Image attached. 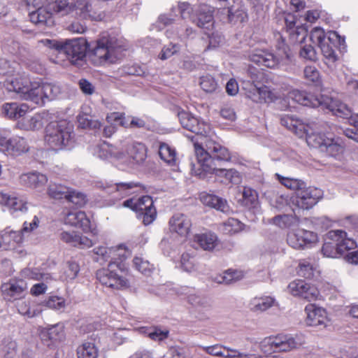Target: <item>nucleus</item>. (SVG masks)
Listing matches in <instances>:
<instances>
[{"label":"nucleus","mask_w":358,"mask_h":358,"mask_svg":"<svg viewBox=\"0 0 358 358\" xmlns=\"http://www.w3.org/2000/svg\"><path fill=\"white\" fill-rule=\"evenodd\" d=\"M127 155L134 164H141L147 157V148L141 143H133L127 145Z\"/></svg>","instance_id":"33"},{"label":"nucleus","mask_w":358,"mask_h":358,"mask_svg":"<svg viewBox=\"0 0 358 358\" xmlns=\"http://www.w3.org/2000/svg\"><path fill=\"white\" fill-rule=\"evenodd\" d=\"M60 239L71 246L88 248L93 245L92 241L86 236H80L76 231H62Z\"/></svg>","instance_id":"26"},{"label":"nucleus","mask_w":358,"mask_h":358,"mask_svg":"<svg viewBox=\"0 0 358 358\" xmlns=\"http://www.w3.org/2000/svg\"><path fill=\"white\" fill-rule=\"evenodd\" d=\"M0 249L8 250L14 249L15 245L22 243L24 240L22 231H13L6 228L0 233Z\"/></svg>","instance_id":"24"},{"label":"nucleus","mask_w":358,"mask_h":358,"mask_svg":"<svg viewBox=\"0 0 358 358\" xmlns=\"http://www.w3.org/2000/svg\"><path fill=\"white\" fill-rule=\"evenodd\" d=\"M219 240L215 233L208 231L196 234L193 236V243L205 251H213L218 245Z\"/></svg>","instance_id":"25"},{"label":"nucleus","mask_w":358,"mask_h":358,"mask_svg":"<svg viewBox=\"0 0 358 358\" xmlns=\"http://www.w3.org/2000/svg\"><path fill=\"white\" fill-rule=\"evenodd\" d=\"M273 224L281 227H289L298 222V219L292 215H281L273 217Z\"/></svg>","instance_id":"59"},{"label":"nucleus","mask_w":358,"mask_h":358,"mask_svg":"<svg viewBox=\"0 0 358 358\" xmlns=\"http://www.w3.org/2000/svg\"><path fill=\"white\" fill-rule=\"evenodd\" d=\"M285 20L288 29L290 39L294 43H301L306 36V31L299 26H296L295 17L291 14H288L285 17Z\"/></svg>","instance_id":"31"},{"label":"nucleus","mask_w":358,"mask_h":358,"mask_svg":"<svg viewBox=\"0 0 358 358\" xmlns=\"http://www.w3.org/2000/svg\"><path fill=\"white\" fill-rule=\"evenodd\" d=\"M319 294V290L315 286L306 283V288H304L299 297L304 299L306 301H311L317 299Z\"/></svg>","instance_id":"63"},{"label":"nucleus","mask_w":358,"mask_h":358,"mask_svg":"<svg viewBox=\"0 0 358 358\" xmlns=\"http://www.w3.org/2000/svg\"><path fill=\"white\" fill-rule=\"evenodd\" d=\"M95 155L100 159H106L110 157H114L117 159H124L126 155L123 152H116L108 143H103L96 147Z\"/></svg>","instance_id":"47"},{"label":"nucleus","mask_w":358,"mask_h":358,"mask_svg":"<svg viewBox=\"0 0 358 358\" xmlns=\"http://www.w3.org/2000/svg\"><path fill=\"white\" fill-rule=\"evenodd\" d=\"M349 122L351 128L345 130V134L349 138H352L358 142V113L351 115L349 118Z\"/></svg>","instance_id":"61"},{"label":"nucleus","mask_w":358,"mask_h":358,"mask_svg":"<svg viewBox=\"0 0 358 358\" xmlns=\"http://www.w3.org/2000/svg\"><path fill=\"white\" fill-rule=\"evenodd\" d=\"M201 201L207 206L215 208L222 212H227L229 206L227 201L215 195L203 192L200 194Z\"/></svg>","instance_id":"36"},{"label":"nucleus","mask_w":358,"mask_h":358,"mask_svg":"<svg viewBox=\"0 0 358 358\" xmlns=\"http://www.w3.org/2000/svg\"><path fill=\"white\" fill-rule=\"evenodd\" d=\"M43 337H47L51 341H60L64 337V327L62 324H57L47 329L42 333Z\"/></svg>","instance_id":"53"},{"label":"nucleus","mask_w":358,"mask_h":358,"mask_svg":"<svg viewBox=\"0 0 358 358\" xmlns=\"http://www.w3.org/2000/svg\"><path fill=\"white\" fill-rule=\"evenodd\" d=\"M159 155L166 163L173 165L176 159V153L174 149L166 143H162L159 148Z\"/></svg>","instance_id":"50"},{"label":"nucleus","mask_w":358,"mask_h":358,"mask_svg":"<svg viewBox=\"0 0 358 358\" xmlns=\"http://www.w3.org/2000/svg\"><path fill=\"white\" fill-rule=\"evenodd\" d=\"M28 109V106L24 103H6L2 106L1 113L6 117L17 120L25 115Z\"/></svg>","instance_id":"30"},{"label":"nucleus","mask_w":358,"mask_h":358,"mask_svg":"<svg viewBox=\"0 0 358 358\" xmlns=\"http://www.w3.org/2000/svg\"><path fill=\"white\" fill-rule=\"evenodd\" d=\"M31 22L38 25H50L52 22V13L43 6L29 13Z\"/></svg>","instance_id":"37"},{"label":"nucleus","mask_w":358,"mask_h":358,"mask_svg":"<svg viewBox=\"0 0 358 358\" xmlns=\"http://www.w3.org/2000/svg\"><path fill=\"white\" fill-rule=\"evenodd\" d=\"M243 201L245 206L250 208L256 206L258 201L257 192L248 187H244L243 190Z\"/></svg>","instance_id":"57"},{"label":"nucleus","mask_w":358,"mask_h":358,"mask_svg":"<svg viewBox=\"0 0 358 358\" xmlns=\"http://www.w3.org/2000/svg\"><path fill=\"white\" fill-rule=\"evenodd\" d=\"M213 12L212 7L208 5H201L196 10V15L192 19V22L199 27L210 31L214 26Z\"/></svg>","instance_id":"21"},{"label":"nucleus","mask_w":358,"mask_h":358,"mask_svg":"<svg viewBox=\"0 0 358 358\" xmlns=\"http://www.w3.org/2000/svg\"><path fill=\"white\" fill-rule=\"evenodd\" d=\"M10 147H8L7 152L8 155L18 156L27 152L29 149L27 141L22 137H13L11 138V142H10Z\"/></svg>","instance_id":"42"},{"label":"nucleus","mask_w":358,"mask_h":358,"mask_svg":"<svg viewBox=\"0 0 358 358\" xmlns=\"http://www.w3.org/2000/svg\"><path fill=\"white\" fill-rule=\"evenodd\" d=\"M123 273L122 264L110 262L107 268L98 270L96 275L103 285L113 289H121L129 286L128 280Z\"/></svg>","instance_id":"8"},{"label":"nucleus","mask_w":358,"mask_h":358,"mask_svg":"<svg viewBox=\"0 0 358 358\" xmlns=\"http://www.w3.org/2000/svg\"><path fill=\"white\" fill-rule=\"evenodd\" d=\"M66 224L81 228L84 231L90 229V221L83 211L71 212L65 219Z\"/></svg>","instance_id":"34"},{"label":"nucleus","mask_w":358,"mask_h":358,"mask_svg":"<svg viewBox=\"0 0 358 358\" xmlns=\"http://www.w3.org/2000/svg\"><path fill=\"white\" fill-rule=\"evenodd\" d=\"M27 289V283L22 280L10 281L1 285L3 296L8 301L21 298Z\"/></svg>","instance_id":"20"},{"label":"nucleus","mask_w":358,"mask_h":358,"mask_svg":"<svg viewBox=\"0 0 358 358\" xmlns=\"http://www.w3.org/2000/svg\"><path fill=\"white\" fill-rule=\"evenodd\" d=\"M287 241L293 248L304 249L308 245L315 243L317 241V236L312 231L298 229L288 234Z\"/></svg>","instance_id":"14"},{"label":"nucleus","mask_w":358,"mask_h":358,"mask_svg":"<svg viewBox=\"0 0 358 358\" xmlns=\"http://www.w3.org/2000/svg\"><path fill=\"white\" fill-rule=\"evenodd\" d=\"M344 148L345 146L341 138L330 136L326 139L322 152H325L329 157L338 159L343 155Z\"/></svg>","instance_id":"29"},{"label":"nucleus","mask_w":358,"mask_h":358,"mask_svg":"<svg viewBox=\"0 0 358 358\" xmlns=\"http://www.w3.org/2000/svg\"><path fill=\"white\" fill-rule=\"evenodd\" d=\"M98 349L94 343L85 341L77 348L78 358H97Z\"/></svg>","instance_id":"46"},{"label":"nucleus","mask_w":358,"mask_h":358,"mask_svg":"<svg viewBox=\"0 0 358 358\" xmlns=\"http://www.w3.org/2000/svg\"><path fill=\"white\" fill-rule=\"evenodd\" d=\"M73 131L72 124L65 120L51 122L45 127V143L52 150H64L70 145Z\"/></svg>","instance_id":"3"},{"label":"nucleus","mask_w":358,"mask_h":358,"mask_svg":"<svg viewBox=\"0 0 358 358\" xmlns=\"http://www.w3.org/2000/svg\"><path fill=\"white\" fill-rule=\"evenodd\" d=\"M142 187V185L139 182H118L114 185H109L106 192L108 194L113 195L115 198H117L118 196L123 197L129 193L134 192V189L136 188L141 189Z\"/></svg>","instance_id":"27"},{"label":"nucleus","mask_w":358,"mask_h":358,"mask_svg":"<svg viewBox=\"0 0 358 358\" xmlns=\"http://www.w3.org/2000/svg\"><path fill=\"white\" fill-rule=\"evenodd\" d=\"M40 305L41 307L43 306L50 309L55 310H62L65 308L66 302L65 299L62 297L57 296H51L47 300L43 301L42 303Z\"/></svg>","instance_id":"54"},{"label":"nucleus","mask_w":358,"mask_h":358,"mask_svg":"<svg viewBox=\"0 0 358 358\" xmlns=\"http://www.w3.org/2000/svg\"><path fill=\"white\" fill-rule=\"evenodd\" d=\"M280 123L299 138H303L306 124L292 115H285L280 117Z\"/></svg>","instance_id":"32"},{"label":"nucleus","mask_w":358,"mask_h":358,"mask_svg":"<svg viewBox=\"0 0 358 358\" xmlns=\"http://www.w3.org/2000/svg\"><path fill=\"white\" fill-rule=\"evenodd\" d=\"M213 173L218 176H224L232 184H239L241 182L240 173L234 169H225L217 168Z\"/></svg>","instance_id":"49"},{"label":"nucleus","mask_w":358,"mask_h":358,"mask_svg":"<svg viewBox=\"0 0 358 358\" xmlns=\"http://www.w3.org/2000/svg\"><path fill=\"white\" fill-rule=\"evenodd\" d=\"M48 112L36 113L30 118L26 120L24 122V127L27 130H38L41 129L44 124L48 122Z\"/></svg>","instance_id":"41"},{"label":"nucleus","mask_w":358,"mask_h":358,"mask_svg":"<svg viewBox=\"0 0 358 358\" xmlns=\"http://www.w3.org/2000/svg\"><path fill=\"white\" fill-rule=\"evenodd\" d=\"M66 200L80 208L84 206L87 203L86 196L82 192L74 190H69Z\"/></svg>","instance_id":"62"},{"label":"nucleus","mask_w":358,"mask_h":358,"mask_svg":"<svg viewBox=\"0 0 358 358\" xmlns=\"http://www.w3.org/2000/svg\"><path fill=\"white\" fill-rule=\"evenodd\" d=\"M93 2V0H57L54 9L63 14L74 13L76 15L83 19L101 20L103 15L95 10Z\"/></svg>","instance_id":"5"},{"label":"nucleus","mask_w":358,"mask_h":358,"mask_svg":"<svg viewBox=\"0 0 358 358\" xmlns=\"http://www.w3.org/2000/svg\"><path fill=\"white\" fill-rule=\"evenodd\" d=\"M277 55H274L264 50H255L250 56V60L257 64L267 68H274L280 62L288 60L290 57L289 50L283 41L277 45Z\"/></svg>","instance_id":"7"},{"label":"nucleus","mask_w":358,"mask_h":358,"mask_svg":"<svg viewBox=\"0 0 358 358\" xmlns=\"http://www.w3.org/2000/svg\"><path fill=\"white\" fill-rule=\"evenodd\" d=\"M169 229L181 237H187L192 225V220L186 215L177 213L169 220Z\"/></svg>","instance_id":"16"},{"label":"nucleus","mask_w":358,"mask_h":358,"mask_svg":"<svg viewBox=\"0 0 358 358\" xmlns=\"http://www.w3.org/2000/svg\"><path fill=\"white\" fill-rule=\"evenodd\" d=\"M9 89L22 100L31 101L37 105L44 104L45 99L52 100L60 94V87L52 83L41 84L31 80L29 76H22L21 79L11 81Z\"/></svg>","instance_id":"2"},{"label":"nucleus","mask_w":358,"mask_h":358,"mask_svg":"<svg viewBox=\"0 0 358 358\" xmlns=\"http://www.w3.org/2000/svg\"><path fill=\"white\" fill-rule=\"evenodd\" d=\"M120 48L115 38L103 36L96 41V46L90 54V58L96 66L116 63L120 59Z\"/></svg>","instance_id":"4"},{"label":"nucleus","mask_w":358,"mask_h":358,"mask_svg":"<svg viewBox=\"0 0 358 358\" xmlns=\"http://www.w3.org/2000/svg\"><path fill=\"white\" fill-rule=\"evenodd\" d=\"M275 299L270 296L255 297L250 302L251 310L255 312H263L274 306Z\"/></svg>","instance_id":"39"},{"label":"nucleus","mask_w":358,"mask_h":358,"mask_svg":"<svg viewBox=\"0 0 358 358\" xmlns=\"http://www.w3.org/2000/svg\"><path fill=\"white\" fill-rule=\"evenodd\" d=\"M113 248H108L103 246L95 248L93 250L94 257L93 259L97 262L103 264L107 262L111 257V255L114 252Z\"/></svg>","instance_id":"55"},{"label":"nucleus","mask_w":358,"mask_h":358,"mask_svg":"<svg viewBox=\"0 0 358 358\" xmlns=\"http://www.w3.org/2000/svg\"><path fill=\"white\" fill-rule=\"evenodd\" d=\"M310 38L312 42L317 44L318 46L327 41L334 45L337 43H341V40L343 42L345 41V38L339 36L336 31H331L325 33L320 27L314 28L310 32Z\"/></svg>","instance_id":"23"},{"label":"nucleus","mask_w":358,"mask_h":358,"mask_svg":"<svg viewBox=\"0 0 358 358\" xmlns=\"http://www.w3.org/2000/svg\"><path fill=\"white\" fill-rule=\"evenodd\" d=\"M20 182L24 185L41 191L48 182V178L45 175L38 172H31L22 174Z\"/></svg>","instance_id":"28"},{"label":"nucleus","mask_w":358,"mask_h":358,"mask_svg":"<svg viewBox=\"0 0 358 358\" xmlns=\"http://www.w3.org/2000/svg\"><path fill=\"white\" fill-rule=\"evenodd\" d=\"M136 212L138 219L145 225L151 224L156 218L157 212L150 196H143L136 200Z\"/></svg>","instance_id":"13"},{"label":"nucleus","mask_w":358,"mask_h":358,"mask_svg":"<svg viewBox=\"0 0 358 358\" xmlns=\"http://www.w3.org/2000/svg\"><path fill=\"white\" fill-rule=\"evenodd\" d=\"M248 73L252 82L251 89L247 93L248 96L255 102L272 101L273 100L272 92L266 87H261L255 84L260 73L255 68L250 67Z\"/></svg>","instance_id":"11"},{"label":"nucleus","mask_w":358,"mask_h":358,"mask_svg":"<svg viewBox=\"0 0 358 358\" xmlns=\"http://www.w3.org/2000/svg\"><path fill=\"white\" fill-rule=\"evenodd\" d=\"M192 11L193 9L190 4L186 2L179 3L178 6L173 7L171 10L176 15L179 13L182 19L186 20L189 18L192 21L194 17V15H192Z\"/></svg>","instance_id":"56"},{"label":"nucleus","mask_w":358,"mask_h":358,"mask_svg":"<svg viewBox=\"0 0 358 358\" xmlns=\"http://www.w3.org/2000/svg\"><path fill=\"white\" fill-rule=\"evenodd\" d=\"M243 224L235 218H229L223 223V231L225 234H235L243 230Z\"/></svg>","instance_id":"60"},{"label":"nucleus","mask_w":358,"mask_h":358,"mask_svg":"<svg viewBox=\"0 0 358 358\" xmlns=\"http://www.w3.org/2000/svg\"><path fill=\"white\" fill-rule=\"evenodd\" d=\"M55 46L60 54L66 56L71 64L78 67H82L85 64L87 43L85 39H73Z\"/></svg>","instance_id":"9"},{"label":"nucleus","mask_w":358,"mask_h":358,"mask_svg":"<svg viewBox=\"0 0 358 358\" xmlns=\"http://www.w3.org/2000/svg\"><path fill=\"white\" fill-rule=\"evenodd\" d=\"M201 89L207 93H213L219 89V85L215 78L210 75L202 76L200 79Z\"/></svg>","instance_id":"58"},{"label":"nucleus","mask_w":358,"mask_h":358,"mask_svg":"<svg viewBox=\"0 0 358 358\" xmlns=\"http://www.w3.org/2000/svg\"><path fill=\"white\" fill-rule=\"evenodd\" d=\"M322 96H314L306 91L292 90L287 94V98L294 101L306 106L320 107L321 105Z\"/></svg>","instance_id":"22"},{"label":"nucleus","mask_w":358,"mask_h":358,"mask_svg":"<svg viewBox=\"0 0 358 358\" xmlns=\"http://www.w3.org/2000/svg\"><path fill=\"white\" fill-rule=\"evenodd\" d=\"M306 313V323L310 327H325L327 317L324 309L314 304H308L305 308Z\"/></svg>","instance_id":"19"},{"label":"nucleus","mask_w":358,"mask_h":358,"mask_svg":"<svg viewBox=\"0 0 358 358\" xmlns=\"http://www.w3.org/2000/svg\"><path fill=\"white\" fill-rule=\"evenodd\" d=\"M70 189L56 182H51L48 188V196L55 199H67Z\"/></svg>","instance_id":"48"},{"label":"nucleus","mask_w":358,"mask_h":358,"mask_svg":"<svg viewBox=\"0 0 358 358\" xmlns=\"http://www.w3.org/2000/svg\"><path fill=\"white\" fill-rule=\"evenodd\" d=\"M273 338L277 352H287L296 347V342L292 336L280 335Z\"/></svg>","instance_id":"43"},{"label":"nucleus","mask_w":358,"mask_h":358,"mask_svg":"<svg viewBox=\"0 0 358 358\" xmlns=\"http://www.w3.org/2000/svg\"><path fill=\"white\" fill-rule=\"evenodd\" d=\"M224 358H257V356L255 354H246L241 352L236 349H233L227 346H224Z\"/></svg>","instance_id":"64"},{"label":"nucleus","mask_w":358,"mask_h":358,"mask_svg":"<svg viewBox=\"0 0 358 358\" xmlns=\"http://www.w3.org/2000/svg\"><path fill=\"white\" fill-rule=\"evenodd\" d=\"M320 106L329 110L333 115L341 117L350 118L352 115L351 110L346 104L328 96H322Z\"/></svg>","instance_id":"17"},{"label":"nucleus","mask_w":358,"mask_h":358,"mask_svg":"<svg viewBox=\"0 0 358 358\" xmlns=\"http://www.w3.org/2000/svg\"><path fill=\"white\" fill-rule=\"evenodd\" d=\"M188 302L194 306L198 311H204L208 314L212 309V305L209 300L195 294H189L187 296Z\"/></svg>","instance_id":"45"},{"label":"nucleus","mask_w":358,"mask_h":358,"mask_svg":"<svg viewBox=\"0 0 358 358\" xmlns=\"http://www.w3.org/2000/svg\"><path fill=\"white\" fill-rule=\"evenodd\" d=\"M179 121L182 127L197 135H201L206 138L210 132L208 124L204 122H200L196 117L192 116L186 111H180L178 114Z\"/></svg>","instance_id":"12"},{"label":"nucleus","mask_w":358,"mask_h":358,"mask_svg":"<svg viewBox=\"0 0 358 358\" xmlns=\"http://www.w3.org/2000/svg\"><path fill=\"white\" fill-rule=\"evenodd\" d=\"M0 74L8 76L3 84L8 92H15L14 90L9 89V83L17 79H21L22 76H28L24 72H22L19 63L6 59L0 60Z\"/></svg>","instance_id":"15"},{"label":"nucleus","mask_w":358,"mask_h":358,"mask_svg":"<svg viewBox=\"0 0 358 358\" xmlns=\"http://www.w3.org/2000/svg\"><path fill=\"white\" fill-rule=\"evenodd\" d=\"M194 147L196 163H192V172L200 178H206L216 170V162H229L231 158L227 148L212 139H206L205 148L198 143Z\"/></svg>","instance_id":"1"},{"label":"nucleus","mask_w":358,"mask_h":358,"mask_svg":"<svg viewBox=\"0 0 358 358\" xmlns=\"http://www.w3.org/2000/svg\"><path fill=\"white\" fill-rule=\"evenodd\" d=\"M0 204L7 206L12 212H26L27 203L19 198L6 193H0Z\"/></svg>","instance_id":"35"},{"label":"nucleus","mask_w":358,"mask_h":358,"mask_svg":"<svg viewBox=\"0 0 358 358\" xmlns=\"http://www.w3.org/2000/svg\"><path fill=\"white\" fill-rule=\"evenodd\" d=\"M21 276L36 280L48 281L52 280V275L49 273H44L39 271L38 268H26L21 271Z\"/></svg>","instance_id":"51"},{"label":"nucleus","mask_w":358,"mask_h":358,"mask_svg":"<svg viewBox=\"0 0 358 358\" xmlns=\"http://www.w3.org/2000/svg\"><path fill=\"white\" fill-rule=\"evenodd\" d=\"M17 308L20 314L26 315L28 317H33L42 312L39 304L31 305L29 301H20L17 303Z\"/></svg>","instance_id":"44"},{"label":"nucleus","mask_w":358,"mask_h":358,"mask_svg":"<svg viewBox=\"0 0 358 358\" xmlns=\"http://www.w3.org/2000/svg\"><path fill=\"white\" fill-rule=\"evenodd\" d=\"M275 177L282 185L287 187L288 189L298 192L300 189L305 187V183L302 180L292 178L283 177L278 173L275 174Z\"/></svg>","instance_id":"52"},{"label":"nucleus","mask_w":358,"mask_h":358,"mask_svg":"<svg viewBox=\"0 0 358 358\" xmlns=\"http://www.w3.org/2000/svg\"><path fill=\"white\" fill-rule=\"evenodd\" d=\"M307 144L313 148H320L322 151L326 139L330 136H326L322 134L319 127L315 124H306L304 136Z\"/></svg>","instance_id":"18"},{"label":"nucleus","mask_w":358,"mask_h":358,"mask_svg":"<svg viewBox=\"0 0 358 358\" xmlns=\"http://www.w3.org/2000/svg\"><path fill=\"white\" fill-rule=\"evenodd\" d=\"M344 42L341 41V43H336L335 45L331 43L329 41L322 43L319 47L321 49L322 53L324 57L325 63L330 67H332L334 63L338 60V55H336L334 48L339 45H343Z\"/></svg>","instance_id":"38"},{"label":"nucleus","mask_w":358,"mask_h":358,"mask_svg":"<svg viewBox=\"0 0 358 358\" xmlns=\"http://www.w3.org/2000/svg\"><path fill=\"white\" fill-rule=\"evenodd\" d=\"M327 238L331 241H326L322 248V253L326 257L338 258L357 245L356 242L347 238L346 232L342 230L329 231Z\"/></svg>","instance_id":"6"},{"label":"nucleus","mask_w":358,"mask_h":358,"mask_svg":"<svg viewBox=\"0 0 358 358\" xmlns=\"http://www.w3.org/2000/svg\"><path fill=\"white\" fill-rule=\"evenodd\" d=\"M322 194L320 189L304 187L296 192L295 196L292 197V203L299 208L308 210L322 199Z\"/></svg>","instance_id":"10"},{"label":"nucleus","mask_w":358,"mask_h":358,"mask_svg":"<svg viewBox=\"0 0 358 358\" xmlns=\"http://www.w3.org/2000/svg\"><path fill=\"white\" fill-rule=\"evenodd\" d=\"M141 332L151 340L162 342L166 339L169 336V331L167 329H162L159 326H151L149 327H142Z\"/></svg>","instance_id":"40"}]
</instances>
